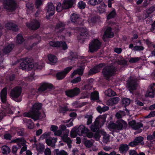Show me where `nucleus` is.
Here are the masks:
<instances>
[{"mask_svg":"<svg viewBox=\"0 0 155 155\" xmlns=\"http://www.w3.org/2000/svg\"><path fill=\"white\" fill-rule=\"evenodd\" d=\"M140 59L141 58L138 57L132 58L130 59L129 61L131 63H135L139 61Z\"/></svg>","mask_w":155,"mask_h":155,"instance_id":"nucleus-53","label":"nucleus"},{"mask_svg":"<svg viewBox=\"0 0 155 155\" xmlns=\"http://www.w3.org/2000/svg\"><path fill=\"white\" fill-rule=\"evenodd\" d=\"M7 95V88H4L1 91L0 96L2 101L3 103L6 102Z\"/></svg>","mask_w":155,"mask_h":155,"instance_id":"nucleus-27","label":"nucleus"},{"mask_svg":"<svg viewBox=\"0 0 155 155\" xmlns=\"http://www.w3.org/2000/svg\"><path fill=\"white\" fill-rule=\"evenodd\" d=\"M5 27L8 29L12 30L14 31H16L18 30L17 26L11 22H8L6 23Z\"/></svg>","mask_w":155,"mask_h":155,"instance_id":"nucleus-28","label":"nucleus"},{"mask_svg":"<svg viewBox=\"0 0 155 155\" xmlns=\"http://www.w3.org/2000/svg\"><path fill=\"white\" fill-rule=\"evenodd\" d=\"M53 87V85L51 84L44 83L42 84L38 89V91L40 93L48 89H52Z\"/></svg>","mask_w":155,"mask_h":155,"instance_id":"nucleus-20","label":"nucleus"},{"mask_svg":"<svg viewBox=\"0 0 155 155\" xmlns=\"http://www.w3.org/2000/svg\"><path fill=\"white\" fill-rule=\"evenodd\" d=\"M64 9L63 7V5L61 6V3L58 4L56 8V10L58 12H60Z\"/></svg>","mask_w":155,"mask_h":155,"instance_id":"nucleus-57","label":"nucleus"},{"mask_svg":"<svg viewBox=\"0 0 155 155\" xmlns=\"http://www.w3.org/2000/svg\"><path fill=\"white\" fill-rule=\"evenodd\" d=\"M54 151L56 155H68L67 153L64 150L56 149Z\"/></svg>","mask_w":155,"mask_h":155,"instance_id":"nucleus-42","label":"nucleus"},{"mask_svg":"<svg viewBox=\"0 0 155 155\" xmlns=\"http://www.w3.org/2000/svg\"><path fill=\"white\" fill-rule=\"evenodd\" d=\"M105 65L104 63H101L91 69L88 72L89 75H92L99 72L103 67Z\"/></svg>","mask_w":155,"mask_h":155,"instance_id":"nucleus-16","label":"nucleus"},{"mask_svg":"<svg viewBox=\"0 0 155 155\" xmlns=\"http://www.w3.org/2000/svg\"><path fill=\"white\" fill-rule=\"evenodd\" d=\"M17 42L18 43H21L24 41V39L22 36L18 34L17 36Z\"/></svg>","mask_w":155,"mask_h":155,"instance_id":"nucleus-51","label":"nucleus"},{"mask_svg":"<svg viewBox=\"0 0 155 155\" xmlns=\"http://www.w3.org/2000/svg\"><path fill=\"white\" fill-rule=\"evenodd\" d=\"M60 128L62 131L65 130V133L61 136V138L62 140L64 142L67 143L68 147L69 148H71V144L72 143V141L70 138L68 137L69 130H68L66 129V127L64 125L62 124L60 125Z\"/></svg>","mask_w":155,"mask_h":155,"instance_id":"nucleus-5","label":"nucleus"},{"mask_svg":"<svg viewBox=\"0 0 155 155\" xmlns=\"http://www.w3.org/2000/svg\"><path fill=\"white\" fill-rule=\"evenodd\" d=\"M72 68V67H69L66 68L63 71L57 73L56 76L58 79L60 80L63 79Z\"/></svg>","mask_w":155,"mask_h":155,"instance_id":"nucleus-12","label":"nucleus"},{"mask_svg":"<svg viewBox=\"0 0 155 155\" xmlns=\"http://www.w3.org/2000/svg\"><path fill=\"white\" fill-rule=\"evenodd\" d=\"M81 80V78L80 77H78L75 78L73 79L71 81V82L73 83H77L80 82Z\"/></svg>","mask_w":155,"mask_h":155,"instance_id":"nucleus-58","label":"nucleus"},{"mask_svg":"<svg viewBox=\"0 0 155 155\" xmlns=\"http://www.w3.org/2000/svg\"><path fill=\"white\" fill-rule=\"evenodd\" d=\"M109 109V107L105 106L102 107L99 106L97 107V110L99 112L101 113H102V112H104L107 110Z\"/></svg>","mask_w":155,"mask_h":155,"instance_id":"nucleus-35","label":"nucleus"},{"mask_svg":"<svg viewBox=\"0 0 155 155\" xmlns=\"http://www.w3.org/2000/svg\"><path fill=\"white\" fill-rule=\"evenodd\" d=\"M105 94L109 97H111L112 96H115L116 94L115 92L112 89H109L105 91Z\"/></svg>","mask_w":155,"mask_h":155,"instance_id":"nucleus-39","label":"nucleus"},{"mask_svg":"<svg viewBox=\"0 0 155 155\" xmlns=\"http://www.w3.org/2000/svg\"><path fill=\"white\" fill-rule=\"evenodd\" d=\"M80 89L76 87L72 89L69 90L65 91L66 94L68 97H72L78 95L80 93Z\"/></svg>","mask_w":155,"mask_h":155,"instance_id":"nucleus-11","label":"nucleus"},{"mask_svg":"<svg viewBox=\"0 0 155 155\" xmlns=\"http://www.w3.org/2000/svg\"><path fill=\"white\" fill-rule=\"evenodd\" d=\"M44 153L45 155H51V151L49 148H47L45 150Z\"/></svg>","mask_w":155,"mask_h":155,"instance_id":"nucleus-64","label":"nucleus"},{"mask_svg":"<svg viewBox=\"0 0 155 155\" xmlns=\"http://www.w3.org/2000/svg\"><path fill=\"white\" fill-rule=\"evenodd\" d=\"M106 115H104L98 116L96 119V121L101 127L104 124L106 121Z\"/></svg>","mask_w":155,"mask_h":155,"instance_id":"nucleus-24","label":"nucleus"},{"mask_svg":"<svg viewBox=\"0 0 155 155\" xmlns=\"http://www.w3.org/2000/svg\"><path fill=\"white\" fill-rule=\"evenodd\" d=\"M144 49V48L142 46H136L134 47L133 50L135 51H142Z\"/></svg>","mask_w":155,"mask_h":155,"instance_id":"nucleus-61","label":"nucleus"},{"mask_svg":"<svg viewBox=\"0 0 155 155\" xmlns=\"http://www.w3.org/2000/svg\"><path fill=\"white\" fill-rule=\"evenodd\" d=\"M49 60L50 62L52 63H56L57 61V58L54 55L49 54L48 56Z\"/></svg>","mask_w":155,"mask_h":155,"instance_id":"nucleus-41","label":"nucleus"},{"mask_svg":"<svg viewBox=\"0 0 155 155\" xmlns=\"http://www.w3.org/2000/svg\"><path fill=\"white\" fill-rule=\"evenodd\" d=\"M85 118L87 119V124L89 125L92 123L93 116L91 115L86 114L84 116Z\"/></svg>","mask_w":155,"mask_h":155,"instance_id":"nucleus-44","label":"nucleus"},{"mask_svg":"<svg viewBox=\"0 0 155 155\" xmlns=\"http://www.w3.org/2000/svg\"><path fill=\"white\" fill-rule=\"evenodd\" d=\"M127 126V124L124 121L121 120L119 121L117 124L115 123H110L108 125V127L112 129L121 130L125 128Z\"/></svg>","mask_w":155,"mask_h":155,"instance_id":"nucleus-6","label":"nucleus"},{"mask_svg":"<svg viewBox=\"0 0 155 155\" xmlns=\"http://www.w3.org/2000/svg\"><path fill=\"white\" fill-rule=\"evenodd\" d=\"M130 100L129 98H123L122 100V103L125 106L129 105L130 103Z\"/></svg>","mask_w":155,"mask_h":155,"instance_id":"nucleus-48","label":"nucleus"},{"mask_svg":"<svg viewBox=\"0 0 155 155\" xmlns=\"http://www.w3.org/2000/svg\"><path fill=\"white\" fill-rule=\"evenodd\" d=\"M2 153L4 154H8L10 152V149L6 145L2 147Z\"/></svg>","mask_w":155,"mask_h":155,"instance_id":"nucleus-38","label":"nucleus"},{"mask_svg":"<svg viewBox=\"0 0 155 155\" xmlns=\"http://www.w3.org/2000/svg\"><path fill=\"white\" fill-rule=\"evenodd\" d=\"M155 95L154 92L148 88L147 91L146 92L145 96L146 97H150L153 98Z\"/></svg>","mask_w":155,"mask_h":155,"instance_id":"nucleus-37","label":"nucleus"},{"mask_svg":"<svg viewBox=\"0 0 155 155\" xmlns=\"http://www.w3.org/2000/svg\"><path fill=\"white\" fill-rule=\"evenodd\" d=\"M116 70V68L113 65L107 66L103 69L102 73L105 78L109 80L110 77L114 75Z\"/></svg>","mask_w":155,"mask_h":155,"instance_id":"nucleus-2","label":"nucleus"},{"mask_svg":"<svg viewBox=\"0 0 155 155\" xmlns=\"http://www.w3.org/2000/svg\"><path fill=\"white\" fill-rule=\"evenodd\" d=\"M75 2V0H64L63 3L64 9H68L71 8Z\"/></svg>","mask_w":155,"mask_h":155,"instance_id":"nucleus-21","label":"nucleus"},{"mask_svg":"<svg viewBox=\"0 0 155 155\" xmlns=\"http://www.w3.org/2000/svg\"><path fill=\"white\" fill-rule=\"evenodd\" d=\"M65 25V24L64 22L60 21L57 24L55 28L56 29H58L64 27Z\"/></svg>","mask_w":155,"mask_h":155,"instance_id":"nucleus-49","label":"nucleus"},{"mask_svg":"<svg viewBox=\"0 0 155 155\" xmlns=\"http://www.w3.org/2000/svg\"><path fill=\"white\" fill-rule=\"evenodd\" d=\"M70 28L65 29V28H63L61 29L58 32L59 33L62 32V31H64V32L66 36H70L71 35V32L70 31Z\"/></svg>","mask_w":155,"mask_h":155,"instance_id":"nucleus-40","label":"nucleus"},{"mask_svg":"<svg viewBox=\"0 0 155 155\" xmlns=\"http://www.w3.org/2000/svg\"><path fill=\"white\" fill-rule=\"evenodd\" d=\"M26 125L29 129H31L34 127V124L32 122L31 120L29 119L28 120Z\"/></svg>","mask_w":155,"mask_h":155,"instance_id":"nucleus-52","label":"nucleus"},{"mask_svg":"<svg viewBox=\"0 0 155 155\" xmlns=\"http://www.w3.org/2000/svg\"><path fill=\"white\" fill-rule=\"evenodd\" d=\"M98 93L97 91H94L91 94V100H96L99 99Z\"/></svg>","mask_w":155,"mask_h":155,"instance_id":"nucleus-45","label":"nucleus"},{"mask_svg":"<svg viewBox=\"0 0 155 155\" xmlns=\"http://www.w3.org/2000/svg\"><path fill=\"white\" fill-rule=\"evenodd\" d=\"M129 145L127 144H121L119 147V149L120 153H125L129 150Z\"/></svg>","mask_w":155,"mask_h":155,"instance_id":"nucleus-29","label":"nucleus"},{"mask_svg":"<svg viewBox=\"0 0 155 155\" xmlns=\"http://www.w3.org/2000/svg\"><path fill=\"white\" fill-rule=\"evenodd\" d=\"M70 134L71 137L73 138L75 137L78 134L77 127H74L71 131Z\"/></svg>","mask_w":155,"mask_h":155,"instance_id":"nucleus-43","label":"nucleus"},{"mask_svg":"<svg viewBox=\"0 0 155 155\" xmlns=\"http://www.w3.org/2000/svg\"><path fill=\"white\" fill-rule=\"evenodd\" d=\"M42 0H36L35 4L37 8H38L42 4Z\"/></svg>","mask_w":155,"mask_h":155,"instance_id":"nucleus-59","label":"nucleus"},{"mask_svg":"<svg viewBox=\"0 0 155 155\" xmlns=\"http://www.w3.org/2000/svg\"><path fill=\"white\" fill-rule=\"evenodd\" d=\"M47 14L49 17L53 15L54 13L55 7L52 3H48L46 7Z\"/></svg>","mask_w":155,"mask_h":155,"instance_id":"nucleus-18","label":"nucleus"},{"mask_svg":"<svg viewBox=\"0 0 155 155\" xmlns=\"http://www.w3.org/2000/svg\"><path fill=\"white\" fill-rule=\"evenodd\" d=\"M78 6L81 9H83L85 7L86 4L83 1H81L78 4Z\"/></svg>","mask_w":155,"mask_h":155,"instance_id":"nucleus-55","label":"nucleus"},{"mask_svg":"<svg viewBox=\"0 0 155 155\" xmlns=\"http://www.w3.org/2000/svg\"><path fill=\"white\" fill-rule=\"evenodd\" d=\"M80 33L78 36V39L81 43H83L85 39L89 36V31L86 28L82 27L79 29Z\"/></svg>","mask_w":155,"mask_h":155,"instance_id":"nucleus-8","label":"nucleus"},{"mask_svg":"<svg viewBox=\"0 0 155 155\" xmlns=\"http://www.w3.org/2000/svg\"><path fill=\"white\" fill-rule=\"evenodd\" d=\"M14 47V45L11 44L5 46L3 49V51L5 54H8L10 52Z\"/></svg>","mask_w":155,"mask_h":155,"instance_id":"nucleus-33","label":"nucleus"},{"mask_svg":"<svg viewBox=\"0 0 155 155\" xmlns=\"http://www.w3.org/2000/svg\"><path fill=\"white\" fill-rule=\"evenodd\" d=\"M16 3L14 0H5L4 8L8 12H12L16 8Z\"/></svg>","mask_w":155,"mask_h":155,"instance_id":"nucleus-7","label":"nucleus"},{"mask_svg":"<svg viewBox=\"0 0 155 155\" xmlns=\"http://www.w3.org/2000/svg\"><path fill=\"white\" fill-rule=\"evenodd\" d=\"M71 21L75 24L78 25H83L81 19L79 16L76 14H74L71 16Z\"/></svg>","mask_w":155,"mask_h":155,"instance_id":"nucleus-17","label":"nucleus"},{"mask_svg":"<svg viewBox=\"0 0 155 155\" xmlns=\"http://www.w3.org/2000/svg\"><path fill=\"white\" fill-rule=\"evenodd\" d=\"M105 65L104 63H101L91 69L88 72L89 75H92L99 72L103 67Z\"/></svg>","mask_w":155,"mask_h":155,"instance_id":"nucleus-15","label":"nucleus"},{"mask_svg":"<svg viewBox=\"0 0 155 155\" xmlns=\"http://www.w3.org/2000/svg\"><path fill=\"white\" fill-rule=\"evenodd\" d=\"M106 5L105 4L102 3L99 6L97 7V9L99 12L101 13H102L106 11Z\"/></svg>","mask_w":155,"mask_h":155,"instance_id":"nucleus-34","label":"nucleus"},{"mask_svg":"<svg viewBox=\"0 0 155 155\" xmlns=\"http://www.w3.org/2000/svg\"><path fill=\"white\" fill-rule=\"evenodd\" d=\"M4 60V58L3 56L0 54V69L3 68H4V66L2 64Z\"/></svg>","mask_w":155,"mask_h":155,"instance_id":"nucleus-62","label":"nucleus"},{"mask_svg":"<svg viewBox=\"0 0 155 155\" xmlns=\"http://www.w3.org/2000/svg\"><path fill=\"white\" fill-rule=\"evenodd\" d=\"M33 60L30 58H23V61L20 64L19 68L23 70H31L34 67Z\"/></svg>","mask_w":155,"mask_h":155,"instance_id":"nucleus-3","label":"nucleus"},{"mask_svg":"<svg viewBox=\"0 0 155 155\" xmlns=\"http://www.w3.org/2000/svg\"><path fill=\"white\" fill-rule=\"evenodd\" d=\"M101 126L96 121H95L91 127V130L93 132H95L99 130V128L101 127Z\"/></svg>","mask_w":155,"mask_h":155,"instance_id":"nucleus-32","label":"nucleus"},{"mask_svg":"<svg viewBox=\"0 0 155 155\" xmlns=\"http://www.w3.org/2000/svg\"><path fill=\"white\" fill-rule=\"evenodd\" d=\"M119 97H116L110 98L107 102V104L108 105L112 106L114 104H117L120 101Z\"/></svg>","mask_w":155,"mask_h":155,"instance_id":"nucleus-30","label":"nucleus"},{"mask_svg":"<svg viewBox=\"0 0 155 155\" xmlns=\"http://www.w3.org/2000/svg\"><path fill=\"white\" fill-rule=\"evenodd\" d=\"M116 13L114 10L112 11L107 16L108 19H110L111 18H114L116 15Z\"/></svg>","mask_w":155,"mask_h":155,"instance_id":"nucleus-56","label":"nucleus"},{"mask_svg":"<svg viewBox=\"0 0 155 155\" xmlns=\"http://www.w3.org/2000/svg\"><path fill=\"white\" fill-rule=\"evenodd\" d=\"M78 135L80 136L84 134L87 133L88 132V129L84 125H81L78 127H77Z\"/></svg>","mask_w":155,"mask_h":155,"instance_id":"nucleus-25","label":"nucleus"},{"mask_svg":"<svg viewBox=\"0 0 155 155\" xmlns=\"http://www.w3.org/2000/svg\"><path fill=\"white\" fill-rule=\"evenodd\" d=\"M57 139L55 138L49 137L46 139V142L48 146L54 147L55 146V143L56 142Z\"/></svg>","mask_w":155,"mask_h":155,"instance_id":"nucleus-31","label":"nucleus"},{"mask_svg":"<svg viewBox=\"0 0 155 155\" xmlns=\"http://www.w3.org/2000/svg\"><path fill=\"white\" fill-rule=\"evenodd\" d=\"M93 142L94 140H86L84 142V144L87 147H90L93 145Z\"/></svg>","mask_w":155,"mask_h":155,"instance_id":"nucleus-47","label":"nucleus"},{"mask_svg":"<svg viewBox=\"0 0 155 155\" xmlns=\"http://www.w3.org/2000/svg\"><path fill=\"white\" fill-rule=\"evenodd\" d=\"M112 28L110 27H108L104 32L103 37V39L105 41V38H112L114 36V34L112 31Z\"/></svg>","mask_w":155,"mask_h":155,"instance_id":"nucleus-22","label":"nucleus"},{"mask_svg":"<svg viewBox=\"0 0 155 155\" xmlns=\"http://www.w3.org/2000/svg\"><path fill=\"white\" fill-rule=\"evenodd\" d=\"M143 140V137L141 136L136 137L133 141L129 143V145L130 147H134L138 145L140 143L141 145H143L144 143Z\"/></svg>","mask_w":155,"mask_h":155,"instance_id":"nucleus-14","label":"nucleus"},{"mask_svg":"<svg viewBox=\"0 0 155 155\" xmlns=\"http://www.w3.org/2000/svg\"><path fill=\"white\" fill-rule=\"evenodd\" d=\"M128 124L129 126L133 129L136 130L139 129L143 127V125L142 123L140 122L136 123V121L134 120H133L129 121L128 123Z\"/></svg>","mask_w":155,"mask_h":155,"instance_id":"nucleus-19","label":"nucleus"},{"mask_svg":"<svg viewBox=\"0 0 155 155\" xmlns=\"http://www.w3.org/2000/svg\"><path fill=\"white\" fill-rule=\"evenodd\" d=\"M117 63L120 65H125L127 64V61L125 60H118L116 61Z\"/></svg>","mask_w":155,"mask_h":155,"instance_id":"nucleus-60","label":"nucleus"},{"mask_svg":"<svg viewBox=\"0 0 155 155\" xmlns=\"http://www.w3.org/2000/svg\"><path fill=\"white\" fill-rule=\"evenodd\" d=\"M21 93V88L20 87H16L12 89L10 93L11 97L13 98H17L19 97Z\"/></svg>","mask_w":155,"mask_h":155,"instance_id":"nucleus-10","label":"nucleus"},{"mask_svg":"<svg viewBox=\"0 0 155 155\" xmlns=\"http://www.w3.org/2000/svg\"><path fill=\"white\" fill-rule=\"evenodd\" d=\"M137 86V80L130 77L129 80L127 81V86L129 90L132 93L133 91L136 89Z\"/></svg>","mask_w":155,"mask_h":155,"instance_id":"nucleus-9","label":"nucleus"},{"mask_svg":"<svg viewBox=\"0 0 155 155\" xmlns=\"http://www.w3.org/2000/svg\"><path fill=\"white\" fill-rule=\"evenodd\" d=\"M12 143H17L18 146L21 147L22 146L25 145L26 143L23 138H17L12 141Z\"/></svg>","mask_w":155,"mask_h":155,"instance_id":"nucleus-23","label":"nucleus"},{"mask_svg":"<svg viewBox=\"0 0 155 155\" xmlns=\"http://www.w3.org/2000/svg\"><path fill=\"white\" fill-rule=\"evenodd\" d=\"M110 136L108 134H106V133H104L103 134V141L104 143H107L109 142Z\"/></svg>","mask_w":155,"mask_h":155,"instance_id":"nucleus-46","label":"nucleus"},{"mask_svg":"<svg viewBox=\"0 0 155 155\" xmlns=\"http://www.w3.org/2000/svg\"><path fill=\"white\" fill-rule=\"evenodd\" d=\"M17 134L19 136H23L25 135V132L23 128L19 129L17 132Z\"/></svg>","mask_w":155,"mask_h":155,"instance_id":"nucleus-54","label":"nucleus"},{"mask_svg":"<svg viewBox=\"0 0 155 155\" xmlns=\"http://www.w3.org/2000/svg\"><path fill=\"white\" fill-rule=\"evenodd\" d=\"M103 0H89L88 4L93 6L100 4Z\"/></svg>","mask_w":155,"mask_h":155,"instance_id":"nucleus-36","label":"nucleus"},{"mask_svg":"<svg viewBox=\"0 0 155 155\" xmlns=\"http://www.w3.org/2000/svg\"><path fill=\"white\" fill-rule=\"evenodd\" d=\"M101 45V42L99 40L97 39H94L89 44V51L91 53L95 52L100 49Z\"/></svg>","mask_w":155,"mask_h":155,"instance_id":"nucleus-4","label":"nucleus"},{"mask_svg":"<svg viewBox=\"0 0 155 155\" xmlns=\"http://www.w3.org/2000/svg\"><path fill=\"white\" fill-rule=\"evenodd\" d=\"M41 103H35L32 108L31 111L25 113L24 114V116L31 117L34 120H38L41 115L39 110L41 109Z\"/></svg>","mask_w":155,"mask_h":155,"instance_id":"nucleus-1","label":"nucleus"},{"mask_svg":"<svg viewBox=\"0 0 155 155\" xmlns=\"http://www.w3.org/2000/svg\"><path fill=\"white\" fill-rule=\"evenodd\" d=\"M40 21L37 20H34L31 23L30 27L32 30H36L40 27Z\"/></svg>","mask_w":155,"mask_h":155,"instance_id":"nucleus-26","label":"nucleus"},{"mask_svg":"<svg viewBox=\"0 0 155 155\" xmlns=\"http://www.w3.org/2000/svg\"><path fill=\"white\" fill-rule=\"evenodd\" d=\"M155 10V7L154 6H152L147 10V12L148 14H151Z\"/></svg>","mask_w":155,"mask_h":155,"instance_id":"nucleus-63","label":"nucleus"},{"mask_svg":"<svg viewBox=\"0 0 155 155\" xmlns=\"http://www.w3.org/2000/svg\"><path fill=\"white\" fill-rule=\"evenodd\" d=\"M36 149L38 151L41 152L44 150V147L43 145L39 144L36 145Z\"/></svg>","mask_w":155,"mask_h":155,"instance_id":"nucleus-50","label":"nucleus"},{"mask_svg":"<svg viewBox=\"0 0 155 155\" xmlns=\"http://www.w3.org/2000/svg\"><path fill=\"white\" fill-rule=\"evenodd\" d=\"M49 44L51 46L53 47H62L63 49L64 50L67 49L68 48L66 42L64 41H50Z\"/></svg>","mask_w":155,"mask_h":155,"instance_id":"nucleus-13","label":"nucleus"}]
</instances>
